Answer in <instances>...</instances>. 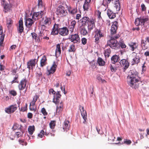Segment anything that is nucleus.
<instances>
[{
    "label": "nucleus",
    "mask_w": 149,
    "mask_h": 149,
    "mask_svg": "<svg viewBox=\"0 0 149 149\" xmlns=\"http://www.w3.org/2000/svg\"><path fill=\"white\" fill-rule=\"evenodd\" d=\"M138 77L137 73L133 71H131L127 77V82L128 84L132 88L135 89L139 87L138 82L139 80L137 79Z\"/></svg>",
    "instance_id": "f257e3e1"
},
{
    "label": "nucleus",
    "mask_w": 149,
    "mask_h": 149,
    "mask_svg": "<svg viewBox=\"0 0 149 149\" xmlns=\"http://www.w3.org/2000/svg\"><path fill=\"white\" fill-rule=\"evenodd\" d=\"M148 20V18L147 17H141L136 19L135 21V24L137 26L139 25H143Z\"/></svg>",
    "instance_id": "f03ea898"
},
{
    "label": "nucleus",
    "mask_w": 149,
    "mask_h": 149,
    "mask_svg": "<svg viewBox=\"0 0 149 149\" xmlns=\"http://www.w3.org/2000/svg\"><path fill=\"white\" fill-rule=\"evenodd\" d=\"M57 14L61 17L66 16L68 14V13L65 8L62 6H59L57 11Z\"/></svg>",
    "instance_id": "7ed1b4c3"
},
{
    "label": "nucleus",
    "mask_w": 149,
    "mask_h": 149,
    "mask_svg": "<svg viewBox=\"0 0 149 149\" xmlns=\"http://www.w3.org/2000/svg\"><path fill=\"white\" fill-rule=\"evenodd\" d=\"M107 45L111 48L115 49L118 46V44L116 40L111 38L110 40L107 41Z\"/></svg>",
    "instance_id": "20e7f679"
},
{
    "label": "nucleus",
    "mask_w": 149,
    "mask_h": 149,
    "mask_svg": "<svg viewBox=\"0 0 149 149\" xmlns=\"http://www.w3.org/2000/svg\"><path fill=\"white\" fill-rule=\"evenodd\" d=\"M68 39L71 42L74 43L80 42L79 37V35L76 34L70 35Z\"/></svg>",
    "instance_id": "39448f33"
},
{
    "label": "nucleus",
    "mask_w": 149,
    "mask_h": 149,
    "mask_svg": "<svg viewBox=\"0 0 149 149\" xmlns=\"http://www.w3.org/2000/svg\"><path fill=\"white\" fill-rule=\"evenodd\" d=\"M38 97L36 95L34 97L33 100L30 102L29 105V109L30 110L35 111L36 109V108L35 106V104L37 100Z\"/></svg>",
    "instance_id": "423d86ee"
},
{
    "label": "nucleus",
    "mask_w": 149,
    "mask_h": 149,
    "mask_svg": "<svg viewBox=\"0 0 149 149\" xmlns=\"http://www.w3.org/2000/svg\"><path fill=\"white\" fill-rule=\"evenodd\" d=\"M51 22L52 20L50 17H43L42 21V23L43 24L42 26L44 27L49 26L51 24Z\"/></svg>",
    "instance_id": "0eeeda50"
},
{
    "label": "nucleus",
    "mask_w": 149,
    "mask_h": 149,
    "mask_svg": "<svg viewBox=\"0 0 149 149\" xmlns=\"http://www.w3.org/2000/svg\"><path fill=\"white\" fill-rule=\"evenodd\" d=\"M37 61L36 59H31L27 62V68L29 69H32L37 62Z\"/></svg>",
    "instance_id": "6e6552de"
},
{
    "label": "nucleus",
    "mask_w": 149,
    "mask_h": 149,
    "mask_svg": "<svg viewBox=\"0 0 149 149\" xmlns=\"http://www.w3.org/2000/svg\"><path fill=\"white\" fill-rule=\"evenodd\" d=\"M2 4L4 8L3 11L5 12H6L9 11L12 8V6L11 4H8L5 1H3V2L2 3Z\"/></svg>",
    "instance_id": "1a4fd4ad"
},
{
    "label": "nucleus",
    "mask_w": 149,
    "mask_h": 149,
    "mask_svg": "<svg viewBox=\"0 0 149 149\" xmlns=\"http://www.w3.org/2000/svg\"><path fill=\"white\" fill-rule=\"evenodd\" d=\"M120 63L122 66L124 67V72L125 71V70L128 68L129 66V64L128 61L125 59L121 60L120 62Z\"/></svg>",
    "instance_id": "9d476101"
},
{
    "label": "nucleus",
    "mask_w": 149,
    "mask_h": 149,
    "mask_svg": "<svg viewBox=\"0 0 149 149\" xmlns=\"http://www.w3.org/2000/svg\"><path fill=\"white\" fill-rule=\"evenodd\" d=\"M17 109V107L15 105H11L5 109V112L8 113L10 114L13 113Z\"/></svg>",
    "instance_id": "9b49d317"
},
{
    "label": "nucleus",
    "mask_w": 149,
    "mask_h": 149,
    "mask_svg": "<svg viewBox=\"0 0 149 149\" xmlns=\"http://www.w3.org/2000/svg\"><path fill=\"white\" fill-rule=\"evenodd\" d=\"M58 32L61 36H65L68 34L69 31L66 27H64L62 28H60L59 29Z\"/></svg>",
    "instance_id": "f8f14e48"
},
{
    "label": "nucleus",
    "mask_w": 149,
    "mask_h": 149,
    "mask_svg": "<svg viewBox=\"0 0 149 149\" xmlns=\"http://www.w3.org/2000/svg\"><path fill=\"white\" fill-rule=\"evenodd\" d=\"M95 20L93 19H91L87 22L88 28V30H91L95 26Z\"/></svg>",
    "instance_id": "ddd939ff"
},
{
    "label": "nucleus",
    "mask_w": 149,
    "mask_h": 149,
    "mask_svg": "<svg viewBox=\"0 0 149 149\" xmlns=\"http://www.w3.org/2000/svg\"><path fill=\"white\" fill-rule=\"evenodd\" d=\"M79 109L81 112L82 116L84 120L83 123L85 124L86 122V120L87 119V115L86 111L84 110V108L83 107L80 106Z\"/></svg>",
    "instance_id": "4468645a"
},
{
    "label": "nucleus",
    "mask_w": 149,
    "mask_h": 149,
    "mask_svg": "<svg viewBox=\"0 0 149 149\" xmlns=\"http://www.w3.org/2000/svg\"><path fill=\"white\" fill-rule=\"evenodd\" d=\"M43 15V12L41 11L38 12L34 13L32 16V19L36 20L41 18Z\"/></svg>",
    "instance_id": "2eb2a0df"
},
{
    "label": "nucleus",
    "mask_w": 149,
    "mask_h": 149,
    "mask_svg": "<svg viewBox=\"0 0 149 149\" xmlns=\"http://www.w3.org/2000/svg\"><path fill=\"white\" fill-rule=\"evenodd\" d=\"M117 24L118 22L117 21H115L113 22L111 29V34L113 35L116 33V30L117 29Z\"/></svg>",
    "instance_id": "dca6fc26"
},
{
    "label": "nucleus",
    "mask_w": 149,
    "mask_h": 149,
    "mask_svg": "<svg viewBox=\"0 0 149 149\" xmlns=\"http://www.w3.org/2000/svg\"><path fill=\"white\" fill-rule=\"evenodd\" d=\"M56 67L57 65L55 64V62H54L52 66L49 68H48V73H47L49 75L55 72Z\"/></svg>",
    "instance_id": "f3484780"
},
{
    "label": "nucleus",
    "mask_w": 149,
    "mask_h": 149,
    "mask_svg": "<svg viewBox=\"0 0 149 149\" xmlns=\"http://www.w3.org/2000/svg\"><path fill=\"white\" fill-rule=\"evenodd\" d=\"M26 82L27 80L25 79H23L21 80L18 85V87L20 90H23L25 88Z\"/></svg>",
    "instance_id": "a211bd4d"
},
{
    "label": "nucleus",
    "mask_w": 149,
    "mask_h": 149,
    "mask_svg": "<svg viewBox=\"0 0 149 149\" xmlns=\"http://www.w3.org/2000/svg\"><path fill=\"white\" fill-rule=\"evenodd\" d=\"M90 19L89 18L87 17H84L81 19L80 20V26H85L86 25L87 22Z\"/></svg>",
    "instance_id": "6ab92c4d"
},
{
    "label": "nucleus",
    "mask_w": 149,
    "mask_h": 149,
    "mask_svg": "<svg viewBox=\"0 0 149 149\" xmlns=\"http://www.w3.org/2000/svg\"><path fill=\"white\" fill-rule=\"evenodd\" d=\"M59 24H55L53 27L52 31L51 32V34L53 35H55L57 34L58 32V29L59 27Z\"/></svg>",
    "instance_id": "aec40b11"
},
{
    "label": "nucleus",
    "mask_w": 149,
    "mask_h": 149,
    "mask_svg": "<svg viewBox=\"0 0 149 149\" xmlns=\"http://www.w3.org/2000/svg\"><path fill=\"white\" fill-rule=\"evenodd\" d=\"M34 21L30 18H26L25 21V24L27 27H30L33 24Z\"/></svg>",
    "instance_id": "412c9836"
},
{
    "label": "nucleus",
    "mask_w": 149,
    "mask_h": 149,
    "mask_svg": "<svg viewBox=\"0 0 149 149\" xmlns=\"http://www.w3.org/2000/svg\"><path fill=\"white\" fill-rule=\"evenodd\" d=\"M96 34L95 35V37L96 41L99 40V39L103 36L101 31L100 30L97 29L96 31Z\"/></svg>",
    "instance_id": "4be33fe9"
},
{
    "label": "nucleus",
    "mask_w": 149,
    "mask_h": 149,
    "mask_svg": "<svg viewBox=\"0 0 149 149\" xmlns=\"http://www.w3.org/2000/svg\"><path fill=\"white\" fill-rule=\"evenodd\" d=\"M23 30L22 18H21L19 21V28L18 29V30L19 33H21L23 31Z\"/></svg>",
    "instance_id": "5701e85b"
},
{
    "label": "nucleus",
    "mask_w": 149,
    "mask_h": 149,
    "mask_svg": "<svg viewBox=\"0 0 149 149\" xmlns=\"http://www.w3.org/2000/svg\"><path fill=\"white\" fill-rule=\"evenodd\" d=\"M63 105L62 102H61L60 103H58L57 104L56 108L57 113H59L63 109Z\"/></svg>",
    "instance_id": "b1692460"
},
{
    "label": "nucleus",
    "mask_w": 149,
    "mask_h": 149,
    "mask_svg": "<svg viewBox=\"0 0 149 149\" xmlns=\"http://www.w3.org/2000/svg\"><path fill=\"white\" fill-rule=\"evenodd\" d=\"M60 91H58L54 95L53 101L56 104H57L58 103L59 99L60 98L61 96V95L60 94Z\"/></svg>",
    "instance_id": "393cba45"
},
{
    "label": "nucleus",
    "mask_w": 149,
    "mask_h": 149,
    "mask_svg": "<svg viewBox=\"0 0 149 149\" xmlns=\"http://www.w3.org/2000/svg\"><path fill=\"white\" fill-rule=\"evenodd\" d=\"M128 45L132 51H134L135 49L137 48L138 44L136 42H131L128 44Z\"/></svg>",
    "instance_id": "a878e982"
},
{
    "label": "nucleus",
    "mask_w": 149,
    "mask_h": 149,
    "mask_svg": "<svg viewBox=\"0 0 149 149\" xmlns=\"http://www.w3.org/2000/svg\"><path fill=\"white\" fill-rule=\"evenodd\" d=\"M140 62L139 57V56L136 54L135 57L131 61L132 65L137 64Z\"/></svg>",
    "instance_id": "bb28decb"
},
{
    "label": "nucleus",
    "mask_w": 149,
    "mask_h": 149,
    "mask_svg": "<svg viewBox=\"0 0 149 149\" xmlns=\"http://www.w3.org/2000/svg\"><path fill=\"white\" fill-rule=\"evenodd\" d=\"M80 30L81 34L83 36H85L87 35L88 32L85 27V26H80Z\"/></svg>",
    "instance_id": "cd10ccee"
},
{
    "label": "nucleus",
    "mask_w": 149,
    "mask_h": 149,
    "mask_svg": "<svg viewBox=\"0 0 149 149\" xmlns=\"http://www.w3.org/2000/svg\"><path fill=\"white\" fill-rule=\"evenodd\" d=\"M61 53L60 46L59 44L56 45V49L55 51V55L56 57L58 56Z\"/></svg>",
    "instance_id": "c85d7f7f"
},
{
    "label": "nucleus",
    "mask_w": 149,
    "mask_h": 149,
    "mask_svg": "<svg viewBox=\"0 0 149 149\" xmlns=\"http://www.w3.org/2000/svg\"><path fill=\"white\" fill-rule=\"evenodd\" d=\"M107 14L110 19H112L116 17V14L110 9H108L107 10Z\"/></svg>",
    "instance_id": "c756f323"
},
{
    "label": "nucleus",
    "mask_w": 149,
    "mask_h": 149,
    "mask_svg": "<svg viewBox=\"0 0 149 149\" xmlns=\"http://www.w3.org/2000/svg\"><path fill=\"white\" fill-rule=\"evenodd\" d=\"M68 11L70 14L73 15L76 13L77 9L76 8H72L69 7L68 8Z\"/></svg>",
    "instance_id": "7c9ffc66"
},
{
    "label": "nucleus",
    "mask_w": 149,
    "mask_h": 149,
    "mask_svg": "<svg viewBox=\"0 0 149 149\" xmlns=\"http://www.w3.org/2000/svg\"><path fill=\"white\" fill-rule=\"evenodd\" d=\"M69 121L68 120L65 121L63 123V129L64 131L67 132L69 129V127L68 126V123Z\"/></svg>",
    "instance_id": "2f4dec72"
},
{
    "label": "nucleus",
    "mask_w": 149,
    "mask_h": 149,
    "mask_svg": "<svg viewBox=\"0 0 149 149\" xmlns=\"http://www.w3.org/2000/svg\"><path fill=\"white\" fill-rule=\"evenodd\" d=\"M113 3H114L115 5V7L116 8V9L119 10L120 9V7L119 0H114L113 1Z\"/></svg>",
    "instance_id": "473e14b6"
},
{
    "label": "nucleus",
    "mask_w": 149,
    "mask_h": 149,
    "mask_svg": "<svg viewBox=\"0 0 149 149\" xmlns=\"http://www.w3.org/2000/svg\"><path fill=\"white\" fill-rule=\"evenodd\" d=\"M97 62L100 66H103L105 64V62L102 58L100 57L98 58Z\"/></svg>",
    "instance_id": "72a5a7b5"
},
{
    "label": "nucleus",
    "mask_w": 149,
    "mask_h": 149,
    "mask_svg": "<svg viewBox=\"0 0 149 149\" xmlns=\"http://www.w3.org/2000/svg\"><path fill=\"white\" fill-rule=\"evenodd\" d=\"M111 59L112 63L114 64L118 62L119 59V57L117 55H114L111 58Z\"/></svg>",
    "instance_id": "f704fd0d"
},
{
    "label": "nucleus",
    "mask_w": 149,
    "mask_h": 149,
    "mask_svg": "<svg viewBox=\"0 0 149 149\" xmlns=\"http://www.w3.org/2000/svg\"><path fill=\"white\" fill-rule=\"evenodd\" d=\"M46 57L43 56L40 61V66L43 67L46 64Z\"/></svg>",
    "instance_id": "c9c22d12"
},
{
    "label": "nucleus",
    "mask_w": 149,
    "mask_h": 149,
    "mask_svg": "<svg viewBox=\"0 0 149 149\" xmlns=\"http://www.w3.org/2000/svg\"><path fill=\"white\" fill-rule=\"evenodd\" d=\"M47 31L45 30H43L40 31L39 36L41 38V39L43 37L47 35Z\"/></svg>",
    "instance_id": "e433bc0d"
},
{
    "label": "nucleus",
    "mask_w": 149,
    "mask_h": 149,
    "mask_svg": "<svg viewBox=\"0 0 149 149\" xmlns=\"http://www.w3.org/2000/svg\"><path fill=\"white\" fill-rule=\"evenodd\" d=\"M35 130V127L34 126H30L28 128V132L30 134H32Z\"/></svg>",
    "instance_id": "4c0bfd02"
},
{
    "label": "nucleus",
    "mask_w": 149,
    "mask_h": 149,
    "mask_svg": "<svg viewBox=\"0 0 149 149\" xmlns=\"http://www.w3.org/2000/svg\"><path fill=\"white\" fill-rule=\"evenodd\" d=\"M12 21L10 18H8L7 19V27L9 28L12 26Z\"/></svg>",
    "instance_id": "58836bf2"
},
{
    "label": "nucleus",
    "mask_w": 149,
    "mask_h": 149,
    "mask_svg": "<svg viewBox=\"0 0 149 149\" xmlns=\"http://www.w3.org/2000/svg\"><path fill=\"white\" fill-rule=\"evenodd\" d=\"M89 2H85L83 5V8L84 10H87L89 7Z\"/></svg>",
    "instance_id": "ea45409f"
},
{
    "label": "nucleus",
    "mask_w": 149,
    "mask_h": 149,
    "mask_svg": "<svg viewBox=\"0 0 149 149\" xmlns=\"http://www.w3.org/2000/svg\"><path fill=\"white\" fill-rule=\"evenodd\" d=\"M111 51L110 49H106L104 52V55L105 57H108L111 53Z\"/></svg>",
    "instance_id": "a19ab883"
},
{
    "label": "nucleus",
    "mask_w": 149,
    "mask_h": 149,
    "mask_svg": "<svg viewBox=\"0 0 149 149\" xmlns=\"http://www.w3.org/2000/svg\"><path fill=\"white\" fill-rule=\"evenodd\" d=\"M56 122L54 121H51L49 123V126L51 129H53L55 126Z\"/></svg>",
    "instance_id": "79ce46f5"
},
{
    "label": "nucleus",
    "mask_w": 149,
    "mask_h": 149,
    "mask_svg": "<svg viewBox=\"0 0 149 149\" xmlns=\"http://www.w3.org/2000/svg\"><path fill=\"white\" fill-rule=\"evenodd\" d=\"M4 39V36L2 35L1 36L0 38V46L1 47L3 46V43Z\"/></svg>",
    "instance_id": "37998d69"
},
{
    "label": "nucleus",
    "mask_w": 149,
    "mask_h": 149,
    "mask_svg": "<svg viewBox=\"0 0 149 149\" xmlns=\"http://www.w3.org/2000/svg\"><path fill=\"white\" fill-rule=\"evenodd\" d=\"M90 64L91 66V68L93 69H95L96 68V63L94 61H92L90 63Z\"/></svg>",
    "instance_id": "c03bdc74"
},
{
    "label": "nucleus",
    "mask_w": 149,
    "mask_h": 149,
    "mask_svg": "<svg viewBox=\"0 0 149 149\" xmlns=\"http://www.w3.org/2000/svg\"><path fill=\"white\" fill-rule=\"evenodd\" d=\"M74 47V45H70L68 49V51L69 52H74L75 51Z\"/></svg>",
    "instance_id": "a18cd8bd"
},
{
    "label": "nucleus",
    "mask_w": 149,
    "mask_h": 149,
    "mask_svg": "<svg viewBox=\"0 0 149 149\" xmlns=\"http://www.w3.org/2000/svg\"><path fill=\"white\" fill-rule=\"evenodd\" d=\"M37 74L38 75L39 77H40L42 75V73L40 72V68H37L36 70Z\"/></svg>",
    "instance_id": "49530a36"
},
{
    "label": "nucleus",
    "mask_w": 149,
    "mask_h": 149,
    "mask_svg": "<svg viewBox=\"0 0 149 149\" xmlns=\"http://www.w3.org/2000/svg\"><path fill=\"white\" fill-rule=\"evenodd\" d=\"M41 111L44 116L47 115V113L44 108H43L41 109Z\"/></svg>",
    "instance_id": "de8ad7c7"
},
{
    "label": "nucleus",
    "mask_w": 149,
    "mask_h": 149,
    "mask_svg": "<svg viewBox=\"0 0 149 149\" xmlns=\"http://www.w3.org/2000/svg\"><path fill=\"white\" fill-rule=\"evenodd\" d=\"M45 132L43 130H41L40 133L38 134V136L40 138H42Z\"/></svg>",
    "instance_id": "09e8293b"
},
{
    "label": "nucleus",
    "mask_w": 149,
    "mask_h": 149,
    "mask_svg": "<svg viewBox=\"0 0 149 149\" xmlns=\"http://www.w3.org/2000/svg\"><path fill=\"white\" fill-rule=\"evenodd\" d=\"M19 125L18 124H15L13 126V127H12V129L13 130H16L18 129V128L19 127Z\"/></svg>",
    "instance_id": "8fccbe9b"
},
{
    "label": "nucleus",
    "mask_w": 149,
    "mask_h": 149,
    "mask_svg": "<svg viewBox=\"0 0 149 149\" xmlns=\"http://www.w3.org/2000/svg\"><path fill=\"white\" fill-rule=\"evenodd\" d=\"M132 143V142L131 140H125L124 141V143L127 145L130 144Z\"/></svg>",
    "instance_id": "3c124183"
},
{
    "label": "nucleus",
    "mask_w": 149,
    "mask_h": 149,
    "mask_svg": "<svg viewBox=\"0 0 149 149\" xmlns=\"http://www.w3.org/2000/svg\"><path fill=\"white\" fill-rule=\"evenodd\" d=\"M82 43L83 45H85L86 43L87 39L85 38H83L81 40Z\"/></svg>",
    "instance_id": "603ef678"
},
{
    "label": "nucleus",
    "mask_w": 149,
    "mask_h": 149,
    "mask_svg": "<svg viewBox=\"0 0 149 149\" xmlns=\"http://www.w3.org/2000/svg\"><path fill=\"white\" fill-rule=\"evenodd\" d=\"M19 142L20 144H21L22 145H25L26 146L27 143L26 142H25L24 141L21 140H19Z\"/></svg>",
    "instance_id": "864d4df0"
},
{
    "label": "nucleus",
    "mask_w": 149,
    "mask_h": 149,
    "mask_svg": "<svg viewBox=\"0 0 149 149\" xmlns=\"http://www.w3.org/2000/svg\"><path fill=\"white\" fill-rule=\"evenodd\" d=\"M141 10L142 11H144L146 10V7L145 5L143 4H142L141 5Z\"/></svg>",
    "instance_id": "5fc2aeb1"
},
{
    "label": "nucleus",
    "mask_w": 149,
    "mask_h": 149,
    "mask_svg": "<svg viewBox=\"0 0 149 149\" xmlns=\"http://www.w3.org/2000/svg\"><path fill=\"white\" fill-rule=\"evenodd\" d=\"M31 34L32 36V37L33 39H36V37H37V36L36 34L34 33H31Z\"/></svg>",
    "instance_id": "6e6d98bb"
},
{
    "label": "nucleus",
    "mask_w": 149,
    "mask_h": 149,
    "mask_svg": "<svg viewBox=\"0 0 149 149\" xmlns=\"http://www.w3.org/2000/svg\"><path fill=\"white\" fill-rule=\"evenodd\" d=\"M76 23V22L75 21L73 20L71 22L70 25V26L75 27Z\"/></svg>",
    "instance_id": "4d7b16f0"
},
{
    "label": "nucleus",
    "mask_w": 149,
    "mask_h": 149,
    "mask_svg": "<svg viewBox=\"0 0 149 149\" xmlns=\"http://www.w3.org/2000/svg\"><path fill=\"white\" fill-rule=\"evenodd\" d=\"M10 93L13 96H15L17 95L16 92L14 91H11L10 92Z\"/></svg>",
    "instance_id": "13d9d810"
},
{
    "label": "nucleus",
    "mask_w": 149,
    "mask_h": 149,
    "mask_svg": "<svg viewBox=\"0 0 149 149\" xmlns=\"http://www.w3.org/2000/svg\"><path fill=\"white\" fill-rule=\"evenodd\" d=\"M23 133V132L21 133L20 132H18L16 133V134L17 137L19 138V136H21L22 135V134Z\"/></svg>",
    "instance_id": "bf43d9fd"
},
{
    "label": "nucleus",
    "mask_w": 149,
    "mask_h": 149,
    "mask_svg": "<svg viewBox=\"0 0 149 149\" xmlns=\"http://www.w3.org/2000/svg\"><path fill=\"white\" fill-rule=\"evenodd\" d=\"M49 92L50 94L52 93V94H54V95L55 94V92L54 91V90L53 89H50L49 90Z\"/></svg>",
    "instance_id": "052dcab7"
},
{
    "label": "nucleus",
    "mask_w": 149,
    "mask_h": 149,
    "mask_svg": "<svg viewBox=\"0 0 149 149\" xmlns=\"http://www.w3.org/2000/svg\"><path fill=\"white\" fill-rule=\"evenodd\" d=\"M74 28V27L70 26L69 30L70 31L71 33L73 31Z\"/></svg>",
    "instance_id": "680f3d73"
},
{
    "label": "nucleus",
    "mask_w": 149,
    "mask_h": 149,
    "mask_svg": "<svg viewBox=\"0 0 149 149\" xmlns=\"http://www.w3.org/2000/svg\"><path fill=\"white\" fill-rule=\"evenodd\" d=\"M101 13L99 10L97 11V15L98 16V18L99 19L101 18Z\"/></svg>",
    "instance_id": "e2e57ef3"
},
{
    "label": "nucleus",
    "mask_w": 149,
    "mask_h": 149,
    "mask_svg": "<svg viewBox=\"0 0 149 149\" xmlns=\"http://www.w3.org/2000/svg\"><path fill=\"white\" fill-rule=\"evenodd\" d=\"M120 45L121 47L122 48H125L126 47V45L124 44V43L122 42H121L120 43Z\"/></svg>",
    "instance_id": "0e129e2a"
},
{
    "label": "nucleus",
    "mask_w": 149,
    "mask_h": 149,
    "mask_svg": "<svg viewBox=\"0 0 149 149\" xmlns=\"http://www.w3.org/2000/svg\"><path fill=\"white\" fill-rule=\"evenodd\" d=\"M27 109L26 108V107H23L21 108L20 111H24L26 110Z\"/></svg>",
    "instance_id": "69168bd1"
},
{
    "label": "nucleus",
    "mask_w": 149,
    "mask_h": 149,
    "mask_svg": "<svg viewBox=\"0 0 149 149\" xmlns=\"http://www.w3.org/2000/svg\"><path fill=\"white\" fill-rule=\"evenodd\" d=\"M28 117L29 118H32L33 114L31 113H29L28 114Z\"/></svg>",
    "instance_id": "338daca9"
},
{
    "label": "nucleus",
    "mask_w": 149,
    "mask_h": 149,
    "mask_svg": "<svg viewBox=\"0 0 149 149\" xmlns=\"http://www.w3.org/2000/svg\"><path fill=\"white\" fill-rule=\"evenodd\" d=\"M36 38V39H35L36 41L37 42H39L40 41V38L39 37H38L37 36Z\"/></svg>",
    "instance_id": "774afa93"
}]
</instances>
